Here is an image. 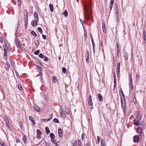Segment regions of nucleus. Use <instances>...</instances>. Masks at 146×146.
Masks as SVG:
<instances>
[{
	"instance_id": "obj_1",
	"label": "nucleus",
	"mask_w": 146,
	"mask_h": 146,
	"mask_svg": "<svg viewBox=\"0 0 146 146\" xmlns=\"http://www.w3.org/2000/svg\"><path fill=\"white\" fill-rule=\"evenodd\" d=\"M84 15L85 17H88L89 18V14L88 13V9L89 8L88 5L85 4V5H84Z\"/></svg>"
},
{
	"instance_id": "obj_2",
	"label": "nucleus",
	"mask_w": 146,
	"mask_h": 146,
	"mask_svg": "<svg viewBox=\"0 0 146 146\" xmlns=\"http://www.w3.org/2000/svg\"><path fill=\"white\" fill-rule=\"evenodd\" d=\"M28 17V12L27 11L25 10L24 11V18L25 25V26H26L27 24Z\"/></svg>"
},
{
	"instance_id": "obj_3",
	"label": "nucleus",
	"mask_w": 146,
	"mask_h": 146,
	"mask_svg": "<svg viewBox=\"0 0 146 146\" xmlns=\"http://www.w3.org/2000/svg\"><path fill=\"white\" fill-rule=\"evenodd\" d=\"M115 17L116 18L117 22H118L119 21L118 18L119 17V13L118 12V7L116 6L115 9Z\"/></svg>"
},
{
	"instance_id": "obj_4",
	"label": "nucleus",
	"mask_w": 146,
	"mask_h": 146,
	"mask_svg": "<svg viewBox=\"0 0 146 146\" xmlns=\"http://www.w3.org/2000/svg\"><path fill=\"white\" fill-rule=\"evenodd\" d=\"M129 87H131V90H132L133 89V80L131 76H129Z\"/></svg>"
},
{
	"instance_id": "obj_5",
	"label": "nucleus",
	"mask_w": 146,
	"mask_h": 146,
	"mask_svg": "<svg viewBox=\"0 0 146 146\" xmlns=\"http://www.w3.org/2000/svg\"><path fill=\"white\" fill-rule=\"evenodd\" d=\"M15 42L17 47L18 48H21V45L19 43V40L16 38L15 39Z\"/></svg>"
},
{
	"instance_id": "obj_6",
	"label": "nucleus",
	"mask_w": 146,
	"mask_h": 146,
	"mask_svg": "<svg viewBox=\"0 0 146 146\" xmlns=\"http://www.w3.org/2000/svg\"><path fill=\"white\" fill-rule=\"evenodd\" d=\"M102 30L104 33H106V30L105 27V23L104 22H103V21H102Z\"/></svg>"
},
{
	"instance_id": "obj_7",
	"label": "nucleus",
	"mask_w": 146,
	"mask_h": 146,
	"mask_svg": "<svg viewBox=\"0 0 146 146\" xmlns=\"http://www.w3.org/2000/svg\"><path fill=\"white\" fill-rule=\"evenodd\" d=\"M37 137L38 139H40V136L41 134V132L38 129L37 130Z\"/></svg>"
},
{
	"instance_id": "obj_8",
	"label": "nucleus",
	"mask_w": 146,
	"mask_h": 146,
	"mask_svg": "<svg viewBox=\"0 0 146 146\" xmlns=\"http://www.w3.org/2000/svg\"><path fill=\"white\" fill-rule=\"evenodd\" d=\"M33 108L37 112L40 111V108L38 106L36 105H34L33 106Z\"/></svg>"
},
{
	"instance_id": "obj_9",
	"label": "nucleus",
	"mask_w": 146,
	"mask_h": 146,
	"mask_svg": "<svg viewBox=\"0 0 146 146\" xmlns=\"http://www.w3.org/2000/svg\"><path fill=\"white\" fill-rule=\"evenodd\" d=\"M34 17L35 18V20L38 21V15L36 12H35L34 14Z\"/></svg>"
},
{
	"instance_id": "obj_10",
	"label": "nucleus",
	"mask_w": 146,
	"mask_h": 146,
	"mask_svg": "<svg viewBox=\"0 0 146 146\" xmlns=\"http://www.w3.org/2000/svg\"><path fill=\"white\" fill-rule=\"evenodd\" d=\"M58 134L60 137L62 136V131L61 129H58Z\"/></svg>"
},
{
	"instance_id": "obj_11",
	"label": "nucleus",
	"mask_w": 146,
	"mask_h": 146,
	"mask_svg": "<svg viewBox=\"0 0 146 146\" xmlns=\"http://www.w3.org/2000/svg\"><path fill=\"white\" fill-rule=\"evenodd\" d=\"M38 21L33 20L32 22V25L33 27L36 26L37 25V22Z\"/></svg>"
},
{
	"instance_id": "obj_12",
	"label": "nucleus",
	"mask_w": 146,
	"mask_h": 146,
	"mask_svg": "<svg viewBox=\"0 0 146 146\" xmlns=\"http://www.w3.org/2000/svg\"><path fill=\"white\" fill-rule=\"evenodd\" d=\"M121 106L123 109V110L124 112H125V111L126 110V108L125 107V104H123V103L122 102L121 98Z\"/></svg>"
},
{
	"instance_id": "obj_13",
	"label": "nucleus",
	"mask_w": 146,
	"mask_h": 146,
	"mask_svg": "<svg viewBox=\"0 0 146 146\" xmlns=\"http://www.w3.org/2000/svg\"><path fill=\"white\" fill-rule=\"evenodd\" d=\"M29 119L33 123V125L35 124V123L34 120V119L32 116H29Z\"/></svg>"
},
{
	"instance_id": "obj_14",
	"label": "nucleus",
	"mask_w": 146,
	"mask_h": 146,
	"mask_svg": "<svg viewBox=\"0 0 146 146\" xmlns=\"http://www.w3.org/2000/svg\"><path fill=\"white\" fill-rule=\"evenodd\" d=\"M65 112L67 114H69L70 113V111L69 110L67 106H65Z\"/></svg>"
},
{
	"instance_id": "obj_15",
	"label": "nucleus",
	"mask_w": 146,
	"mask_h": 146,
	"mask_svg": "<svg viewBox=\"0 0 146 146\" xmlns=\"http://www.w3.org/2000/svg\"><path fill=\"white\" fill-rule=\"evenodd\" d=\"M139 131L138 132V133H139L141 134V133L142 131H143L145 129V127H139Z\"/></svg>"
},
{
	"instance_id": "obj_16",
	"label": "nucleus",
	"mask_w": 146,
	"mask_h": 146,
	"mask_svg": "<svg viewBox=\"0 0 146 146\" xmlns=\"http://www.w3.org/2000/svg\"><path fill=\"white\" fill-rule=\"evenodd\" d=\"M49 7L51 12H53L54 10V7L53 5L51 4H50L49 5Z\"/></svg>"
},
{
	"instance_id": "obj_17",
	"label": "nucleus",
	"mask_w": 146,
	"mask_h": 146,
	"mask_svg": "<svg viewBox=\"0 0 146 146\" xmlns=\"http://www.w3.org/2000/svg\"><path fill=\"white\" fill-rule=\"evenodd\" d=\"M124 56L125 57V59L127 60L128 59V54L126 52H124Z\"/></svg>"
},
{
	"instance_id": "obj_18",
	"label": "nucleus",
	"mask_w": 146,
	"mask_h": 146,
	"mask_svg": "<svg viewBox=\"0 0 146 146\" xmlns=\"http://www.w3.org/2000/svg\"><path fill=\"white\" fill-rule=\"evenodd\" d=\"M57 81V80L55 76H53V79L52 80V82L56 83Z\"/></svg>"
},
{
	"instance_id": "obj_19",
	"label": "nucleus",
	"mask_w": 146,
	"mask_h": 146,
	"mask_svg": "<svg viewBox=\"0 0 146 146\" xmlns=\"http://www.w3.org/2000/svg\"><path fill=\"white\" fill-rule=\"evenodd\" d=\"M88 105L89 106H91V98L90 95L89 96Z\"/></svg>"
},
{
	"instance_id": "obj_20",
	"label": "nucleus",
	"mask_w": 146,
	"mask_h": 146,
	"mask_svg": "<svg viewBox=\"0 0 146 146\" xmlns=\"http://www.w3.org/2000/svg\"><path fill=\"white\" fill-rule=\"evenodd\" d=\"M98 100L100 102L102 100V97L100 94H98Z\"/></svg>"
},
{
	"instance_id": "obj_21",
	"label": "nucleus",
	"mask_w": 146,
	"mask_h": 146,
	"mask_svg": "<svg viewBox=\"0 0 146 146\" xmlns=\"http://www.w3.org/2000/svg\"><path fill=\"white\" fill-rule=\"evenodd\" d=\"M60 112L61 116L62 117L63 116V115H64V111L62 109H60Z\"/></svg>"
},
{
	"instance_id": "obj_22",
	"label": "nucleus",
	"mask_w": 146,
	"mask_h": 146,
	"mask_svg": "<svg viewBox=\"0 0 146 146\" xmlns=\"http://www.w3.org/2000/svg\"><path fill=\"white\" fill-rule=\"evenodd\" d=\"M22 139L25 143H26L27 141V139L26 136L24 135L23 136Z\"/></svg>"
},
{
	"instance_id": "obj_23",
	"label": "nucleus",
	"mask_w": 146,
	"mask_h": 146,
	"mask_svg": "<svg viewBox=\"0 0 146 146\" xmlns=\"http://www.w3.org/2000/svg\"><path fill=\"white\" fill-rule=\"evenodd\" d=\"M7 51H6L5 49H4V58H7Z\"/></svg>"
},
{
	"instance_id": "obj_24",
	"label": "nucleus",
	"mask_w": 146,
	"mask_h": 146,
	"mask_svg": "<svg viewBox=\"0 0 146 146\" xmlns=\"http://www.w3.org/2000/svg\"><path fill=\"white\" fill-rule=\"evenodd\" d=\"M139 121H138L135 120L133 123L135 125L138 126L139 125Z\"/></svg>"
},
{
	"instance_id": "obj_25",
	"label": "nucleus",
	"mask_w": 146,
	"mask_h": 146,
	"mask_svg": "<svg viewBox=\"0 0 146 146\" xmlns=\"http://www.w3.org/2000/svg\"><path fill=\"white\" fill-rule=\"evenodd\" d=\"M87 57L86 60V62L87 63H88L89 62V52H87Z\"/></svg>"
},
{
	"instance_id": "obj_26",
	"label": "nucleus",
	"mask_w": 146,
	"mask_h": 146,
	"mask_svg": "<svg viewBox=\"0 0 146 146\" xmlns=\"http://www.w3.org/2000/svg\"><path fill=\"white\" fill-rule=\"evenodd\" d=\"M50 137L51 139H54L55 137V136L53 133H51L50 134Z\"/></svg>"
},
{
	"instance_id": "obj_27",
	"label": "nucleus",
	"mask_w": 146,
	"mask_h": 146,
	"mask_svg": "<svg viewBox=\"0 0 146 146\" xmlns=\"http://www.w3.org/2000/svg\"><path fill=\"white\" fill-rule=\"evenodd\" d=\"M45 130L46 133L47 134H48L50 132V130L49 128L48 127H46L45 128Z\"/></svg>"
},
{
	"instance_id": "obj_28",
	"label": "nucleus",
	"mask_w": 146,
	"mask_h": 146,
	"mask_svg": "<svg viewBox=\"0 0 146 146\" xmlns=\"http://www.w3.org/2000/svg\"><path fill=\"white\" fill-rule=\"evenodd\" d=\"M42 75V74H38L37 76H40L39 78V80L41 82H42V77H41V76Z\"/></svg>"
},
{
	"instance_id": "obj_29",
	"label": "nucleus",
	"mask_w": 146,
	"mask_h": 146,
	"mask_svg": "<svg viewBox=\"0 0 146 146\" xmlns=\"http://www.w3.org/2000/svg\"><path fill=\"white\" fill-rule=\"evenodd\" d=\"M64 15V16L65 17H67L68 16V12L67 11H65L63 13Z\"/></svg>"
},
{
	"instance_id": "obj_30",
	"label": "nucleus",
	"mask_w": 146,
	"mask_h": 146,
	"mask_svg": "<svg viewBox=\"0 0 146 146\" xmlns=\"http://www.w3.org/2000/svg\"><path fill=\"white\" fill-rule=\"evenodd\" d=\"M120 62L117 63V70H120Z\"/></svg>"
},
{
	"instance_id": "obj_31",
	"label": "nucleus",
	"mask_w": 146,
	"mask_h": 146,
	"mask_svg": "<svg viewBox=\"0 0 146 146\" xmlns=\"http://www.w3.org/2000/svg\"><path fill=\"white\" fill-rule=\"evenodd\" d=\"M31 34L35 36V37L37 36V35L36 33L34 31H32L31 32Z\"/></svg>"
},
{
	"instance_id": "obj_32",
	"label": "nucleus",
	"mask_w": 146,
	"mask_h": 146,
	"mask_svg": "<svg viewBox=\"0 0 146 146\" xmlns=\"http://www.w3.org/2000/svg\"><path fill=\"white\" fill-rule=\"evenodd\" d=\"M53 121L55 123H58L59 122V121H58V119H57L56 118H54L53 119Z\"/></svg>"
},
{
	"instance_id": "obj_33",
	"label": "nucleus",
	"mask_w": 146,
	"mask_h": 146,
	"mask_svg": "<svg viewBox=\"0 0 146 146\" xmlns=\"http://www.w3.org/2000/svg\"><path fill=\"white\" fill-rule=\"evenodd\" d=\"M11 64L12 65V66L13 67H14L15 66V63H14V62L13 60H11Z\"/></svg>"
},
{
	"instance_id": "obj_34",
	"label": "nucleus",
	"mask_w": 146,
	"mask_h": 146,
	"mask_svg": "<svg viewBox=\"0 0 146 146\" xmlns=\"http://www.w3.org/2000/svg\"><path fill=\"white\" fill-rule=\"evenodd\" d=\"M5 123H6V124L7 125L9 129H10V127L9 126V121H5Z\"/></svg>"
},
{
	"instance_id": "obj_35",
	"label": "nucleus",
	"mask_w": 146,
	"mask_h": 146,
	"mask_svg": "<svg viewBox=\"0 0 146 146\" xmlns=\"http://www.w3.org/2000/svg\"><path fill=\"white\" fill-rule=\"evenodd\" d=\"M38 31L40 33H41V34H42V31L41 28L38 27Z\"/></svg>"
},
{
	"instance_id": "obj_36",
	"label": "nucleus",
	"mask_w": 146,
	"mask_h": 146,
	"mask_svg": "<svg viewBox=\"0 0 146 146\" xmlns=\"http://www.w3.org/2000/svg\"><path fill=\"white\" fill-rule=\"evenodd\" d=\"M76 143H78V144L80 146H81L82 145V143L80 140H77L76 141Z\"/></svg>"
},
{
	"instance_id": "obj_37",
	"label": "nucleus",
	"mask_w": 146,
	"mask_h": 146,
	"mask_svg": "<svg viewBox=\"0 0 146 146\" xmlns=\"http://www.w3.org/2000/svg\"><path fill=\"white\" fill-rule=\"evenodd\" d=\"M62 72L64 73H65L66 72V69L64 67H62Z\"/></svg>"
},
{
	"instance_id": "obj_38",
	"label": "nucleus",
	"mask_w": 146,
	"mask_h": 146,
	"mask_svg": "<svg viewBox=\"0 0 146 146\" xmlns=\"http://www.w3.org/2000/svg\"><path fill=\"white\" fill-rule=\"evenodd\" d=\"M145 127V126L143 124V123L141 122V123L140 124L139 127Z\"/></svg>"
},
{
	"instance_id": "obj_39",
	"label": "nucleus",
	"mask_w": 146,
	"mask_h": 146,
	"mask_svg": "<svg viewBox=\"0 0 146 146\" xmlns=\"http://www.w3.org/2000/svg\"><path fill=\"white\" fill-rule=\"evenodd\" d=\"M92 46H93V52H94V44L93 42V41H94L92 39Z\"/></svg>"
},
{
	"instance_id": "obj_40",
	"label": "nucleus",
	"mask_w": 146,
	"mask_h": 146,
	"mask_svg": "<svg viewBox=\"0 0 146 146\" xmlns=\"http://www.w3.org/2000/svg\"><path fill=\"white\" fill-rule=\"evenodd\" d=\"M3 48H4V49H5L6 51H8V48L6 45H3Z\"/></svg>"
},
{
	"instance_id": "obj_41",
	"label": "nucleus",
	"mask_w": 146,
	"mask_h": 146,
	"mask_svg": "<svg viewBox=\"0 0 146 146\" xmlns=\"http://www.w3.org/2000/svg\"><path fill=\"white\" fill-rule=\"evenodd\" d=\"M0 144L2 146H6L5 145V143L3 142H0Z\"/></svg>"
},
{
	"instance_id": "obj_42",
	"label": "nucleus",
	"mask_w": 146,
	"mask_h": 146,
	"mask_svg": "<svg viewBox=\"0 0 146 146\" xmlns=\"http://www.w3.org/2000/svg\"><path fill=\"white\" fill-rule=\"evenodd\" d=\"M10 66V64L7 62L6 63V64L5 66V68H9Z\"/></svg>"
},
{
	"instance_id": "obj_43",
	"label": "nucleus",
	"mask_w": 146,
	"mask_h": 146,
	"mask_svg": "<svg viewBox=\"0 0 146 146\" xmlns=\"http://www.w3.org/2000/svg\"><path fill=\"white\" fill-rule=\"evenodd\" d=\"M51 141L54 144H56V141L54 139V138L51 139Z\"/></svg>"
},
{
	"instance_id": "obj_44",
	"label": "nucleus",
	"mask_w": 146,
	"mask_h": 146,
	"mask_svg": "<svg viewBox=\"0 0 146 146\" xmlns=\"http://www.w3.org/2000/svg\"><path fill=\"white\" fill-rule=\"evenodd\" d=\"M139 141V139H134L133 140V141L134 143H135L136 142L137 143H138Z\"/></svg>"
},
{
	"instance_id": "obj_45",
	"label": "nucleus",
	"mask_w": 146,
	"mask_h": 146,
	"mask_svg": "<svg viewBox=\"0 0 146 146\" xmlns=\"http://www.w3.org/2000/svg\"><path fill=\"white\" fill-rule=\"evenodd\" d=\"M81 137H82V139L83 141H84V140L85 137V135H84V134H82V135Z\"/></svg>"
},
{
	"instance_id": "obj_46",
	"label": "nucleus",
	"mask_w": 146,
	"mask_h": 146,
	"mask_svg": "<svg viewBox=\"0 0 146 146\" xmlns=\"http://www.w3.org/2000/svg\"><path fill=\"white\" fill-rule=\"evenodd\" d=\"M39 56L40 58H44V55L42 54V53H40L39 55Z\"/></svg>"
},
{
	"instance_id": "obj_47",
	"label": "nucleus",
	"mask_w": 146,
	"mask_h": 146,
	"mask_svg": "<svg viewBox=\"0 0 146 146\" xmlns=\"http://www.w3.org/2000/svg\"><path fill=\"white\" fill-rule=\"evenodd\" d=\"M39 53V50H37L34 52V54L36 55H38Z\"/></svg>"
},
{
	"instance_id": "obj_48",
	"label": "nucleus",
	"mask_w": 146,
	"mask_h": 146,
	"mask_svg": "<svg viewBox=\"0 0 146 146\" xmlns=\"http://www.w3.org/2000/svg\"><path fill=\"white\" fill-rule=\"evenodd\" d=\"M136 78L137 80H139V75L138 74H137L136 76Z\"/></svg>"
},
{
	"instance_id": "obj_49",
	"label": "nucleus",
	"mask_w": 146,
	"mask_h": 146,
	"mask_svg": "<svg viewBox=\"0 0 146 146\" xmlns=\"http://www.w3.org/2000/svg\"><path fill=\"white\" fill-rule=\"evenodd\" d=\"M143 37H146V32L145 30H144L143 32Z\"/></svg>"
},
{
	"instance_id": "obj_50",
	"label": "nucleus",
	"mask_w": 146,
	"mask_h": 146,
	"mask_svg": "<svg viewBox=\"0 0 146 146\" xmlns=\"http://www.w3.org/2000/svg\"><path fill=\"white\" fill-rule=\"evenodd\" d=\"M44 60H45L46 61H47L48 60V58L46 56H44Z\"/></svg>"
},
{
	"instance_id": "obj_51",
	"label": "nucleus",
	"mask_w": 146,
	"mask_h": 146,
	"mask_svg": "<svg viewBox=\"0 0 146 146\" xmlns=\"http://www.w3.org/2000/svg\"><path fill=\"white\" fill-rule=\"evenodd\" d=\"M42 34V37L43 38L44 40L46 39V36L45 35H43V34Z\"/></svg>"
},
{
	"instance_id": "obj_52",
	"label": "nucleus",
	"mask_w": 146,
	"mask_h": 146,
	"mask_svg": "<svg viewBox=\"0 0 146 146\" xmlns=\"http://www.w3.org/2000/svg\"><path fill=\"white\" fill-rule=\"evenodd\" d=\"M133 138L134 139H139V137L138 136H137L136 135H135L134 136Z\"/></svg>"
},
{
	"instance_id": "obj_53",
	"label": "nucleus",
	"mask_w": 146,
	"mask_h": 146,
	"mask_svg": "<svg viewBox=\"0 0 146 146\" xmlns=\"http://www.w3.org/2000/svg\"><path fill=\"white\" fill-rule=\"evenodd\" d=\"M51 119H44L43 121L44 122H47L48 121H50Z\"/></svg>"
},
{
	"instance_id": "obj_54",
	"label": "nucleus",
	"mask_w": 146,
	"mask_h": 146,
	"mask_svg": "<svg viewBox=\"0 0 146 146\" xmlns=\"http://www.w3.org/2000/svg\"><path fill=\"white\" fill-rule=\"evenodd\" d=\"M113 5H112L109 4V7H110V9L111 10L112 9V8Z\"/></svg>"
},
{
	"instance_id": "obj_55",
	"label": "nucleus",
	"mask_w": 146,
	"mask_h": 146,
	"mask_svg": "<svg viewBox=\"0 0 146 146\" xmlns=\"http://www.w3.org/2000/svg\"><path fill=\"white\" fill-rule=\"evenodd\" d=\"M18 87L19 89L20 90H21L22 89V87L21 86V85H19Z\"/></svg>"
},
{
	"instance_id": "obj_56",
	"label": "nucleus",
	"mask_w": 146,
	"mask_h": 146,
	"mask_svg": "<svg viewBox=\"0 0 146 146\" xmlns=\"http://www.w3.org/2000/svg\"><path fill=\"white\" fill-rule=\"evenodd\" d=\"M110 4H111L113 5V2H114V0H110Z\"/></svg>"
},
{
	"instance_id": "obj_57",
	"label": "nucleus",
	"mask_w": 146,
	"mask_h": 146,
	"mask_svg": "<svg viewBox=\"0 0 146 146\" xmlns=\"http://www.w3.org/2000/svg\"><path fill=\"white\" fill-rule=\"evenodd\" d=\"M36 46H38L39 45V42L37 40L36 41Z\"/></svg>"
},
{
	"instance_id": "obj_58",
	"label": "nucleus",
	"mask_w": 146,
	"mask_h": 146,
	"mask_svg": "<svg viewBox=\"0 0 146 146\" xmlns=\"http://www.w3.org/2000/svg\"><path fill=\"white\" fill-rule=\"evenodd\" d=\"M114 87H115L116 86V82L115 80H114Z\"/></svg>"
},
{
	"instance_id": "obj_59",
	"label": "nucleus",
	"mask_w": 146,
	"mask_h": 146,
	"mask_svg": "<svg viewBox=\"0 0 146 146\" xmlns=\"http://www.w3.org/2000/svg\"><path fill=\"white\" fill-rule=\"evenodd\" d=\"M3 38H0V42L1 43H2L3 42Z\"/></svg>"
},
{
	"instance_id": "obj_60",
	"label": "nucleus",
	"mask_w": 146,
	"mask_h": 146,
	"mask_svg": "<svg viewBox=\"0 0 146 146\" xmlns=\"http://www.w3.org/2000/svg\"><path fill=\"white\" fill-rule=\"evenodd\" d=\"M4 119H5V122L6 121H8V120L7 118V117L6 116H5L4 117Z\"/></svg>"
},
{
	"instance_id": "obj_61",
	"label": "nucleus",
	"mask_w": 146,
	"mask_h": 146,
	"mask_svg": "<svg viewBox=\"0 0 146 146\" xmlns=\"http://www.w3.org/2000/svg\"><path fill=\"white\" fill-rule=\"evenodd\" d=\"M121 94H122V95L123 97L124 98V95L123 94V91H122V90H121Z\"/></svg>"
},
{
	"instance_id": "obj_62",
	"label": "nucleus",
	"mask_w": 146,
	"mask_h": 146,
	"mask_svg": "<svg viewBox=\"0 0 146 146\" xmlns=\"http://www.w3.org/2000/svg\"><path fill=\"white\" fill-rule=\"evenodd\" d=\"M97 139H98V142H99V141H100V138L98 136H97Z\"/></svg>"
},
{
	"instance_id": "obj_63",
	"label": "nucleus",
	"mask_w": 146,
	"mask_h": 146,
	"mask_svg": "<svg viewBox=\"0 0 146 146\" xmlns=\"http://www.w3.org/2000/svg\"><path fill=\"white\" fill-rule=\"evenodd\" d=\"M119 70H117V75L118 76V75L119 74Z\"/></svg>"
},
{
	"instance_id": "obj_64",
	"label": "nucleus",
	"mask_w": 146,
	"mask_h": 146,
	"mask_svg": "<svg viewBox=\"0 0 146 146\" xmlns=\"http://www.w3.org/2000/svg\"><path fill=\"white\" fill-rule=\"evenodd\" d=\"M146 37H143V40L144 41H146Z\"/></svg>"
}]
</instances>
